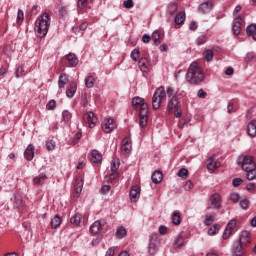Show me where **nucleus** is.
I'll list each match as a JSON object with an SVG mask.
<instances>
[{"label": "nucleus", "instance_id": "nucleus-1", "mask_svg": "<svg viewBox=\"0 0 256 256\" xmlns=\"http://www.w3.org/2000/svg\"><path fill=\"white\" fill-rule=\"evenodd\" d=\"M49 27H51V15H49L47 12H44L35 21L34 31L37 37H40V39L47 37V33H49Z\"/></svg>", "mask_w": 256, "mask_h": 256}, {"label": "nucleus", "instance_id": "nucleus-2", "mask_svg": "<svg viewBox=\"0 0 256 256\" xmlns=\"http://www.w3.org/2000/svg\"><path fill=\"white\" fill-rule=\"evenodd\" d=\"M186 80L191 85H199V83H203L205 81V73L203 69L199 67L197 62H192L188 68L186 73Z\"/></svg>", "mask_w": 256, "mask_h": 256}, {"label": "nucleus", "instance_id": "nucleus-3", "mask_svg": "<svg viewBox=\"0 0 256 256\" xmlns=\"http://www.w3.org/2000/svg\"><path fill=\"white\" fill-rule=\"evenodd\" d=\"M166 110L168 111L169 115H175L177 119L183 115V110L181 109V102L177 96H173L167 104Z\"/></svg>", "mask_w": 256, "mask_h": 256}, {"label": "nucleus", "instance_id": "nucleus-4", "mask_svg": "<svg viewBox=\"0 0 256 256\" xmlns=\"http://www.w3.org/2000/svg\"><path fill=\"white\" fill-rule=\"evenodd\" d=\"M165 87L160 86L158 87L152 97V107L153 109L157 110L161 107V103H163V99H165Z\"/></svg>", "mask_w": 256, "mask_h": 256}, {"label": "nucleus", "instance_id": "nucleus-5", "mask_svg": "<svg viewBox=\"0 0 256 256\" xmlns=\"http://www.w3.org/2000/svg\"><path fill=\"white\" fill-rule=\"evenodd\" d=\"M237 164L241 165L243 171H249V169L256 167L252 156H239Z\"/></svg>", "mask_w": 256, "mask_h": 256}, {"label": "nucleus", "instance_id": "nucleus-6", "mask_svg": "<svg viewBox=\"0 0 256 256\" xmlns=\"http://www.w3.org/2000/svg\"><path fill=\"white\" fill-rule=\"evenodd\" d=\"M159 236L157 234H151L149 238V244H148V253L149 255H155L157 251H159Z\"/></svg>", "mask_w": 256, "mask_h": 256}, {"label": "nucleus", "instance_id": "nucleus-7", "mask_svg": "<svg viewBox=\"0 0 256 256\" xmlns=\"http://www.w3.org/2000/svg\"><path fill=\"white\" fill-rule=\"evenodd\" d=\"M214 5L213 0H207L198 6V11L199 13H202V15H207V13L213 11Z\"/></svg>", "mask_w": 256, "mask_h": 256}, {"label": "nucleus", "instance_id": "nucleus-8", "mask_svg": "<svg viewBox=\"0 0 256 256\" xmlns=\"http://www.w3.org/2000/svg\"><path fill=\"white\" fill-rule=\"evenodd\" d=\"M83 121H85L90 129H93L97 125V117L92 111H88L83 115Z\"/></svg>", "mask_w": 256, "mask_h": 256}, {"label": "nucleus", "instance_id": "nucleus-9", "mask_svg": "<svg viewBox=\"0 0 256 256\" xmlns=\"http://www.w3.org/2000/svg\"><path fill=\"white\" fill-rule=\"evenodd\" d=\"M238 243L244 247H249V245H251V232L247 230L242 231L239 235Z\"/></svg>", "mask_w": 256, "mask_h": 256}, {"label": "nucleus", "instance_id": "nucleus-10", "mask_svg": "<svg viewBox=\"0 0 256 256\" xmlns=\"http://www.w3.org/2000/svg\"><path fill=\"white\" fill-rule=\"evenodd\" d=\"M115 127H117V125L111 118H107L102 122V130L106 133H111Z\"/></svg>", "mask_w": 256, "mask_h": 256}, {"label": "nucleus", "instance_id": "nucleus-11", "mask_svg": "<svg viewBox=\"0 0 256 256\" xmlns=\"http://www.w3.org/2000/svg\"><path fill=\"white\" fill-rule=\"evenodd\" d=\"M210 203L213 206V209H221L223 207V200L221 195L215 193L210 197Z\"/></svg>", "mask_w": 256, "mask_h": 256}, {"label": "nucleus", "instance_id": "nucleus-12", "mask_svg": "<svg viewBox=\"0 0 256 256\" xmlns=\"http://www.w3.org/2000/svg\"><path fill=\"white\" fill-rule=\"evenodd\" d=\"M138 66L143 73H149L151 71V61L148 58H141Z\"/></svg>", "mask_w": 256, "mask_h": 256}, {"label": "nucleus", "instance_id": "nucleus-13", "mask_svg": "<svg viewBox=\"0 0 256 256\" xmlns=\"http://www.w3.org/2000/svg\"><path fill=\"white\" fill-rule=\"evenodd\" d=\"M106 222L101 220H96L91 226L90 231L91 233H95L96 235L98 233H101L103 231V228L105 227Z\"/></svg>", "mask_w": 256, "mask_h": 256}, {"label": "nucleus", "instance_id": "nucleus-14", "mask_svg": "<svg viewBox=\"0 0 256 256\" xmlns=\"http://www.w3.org/2000/svg\"><path fill=\"white\" fill-rule=\"evenodd\" d=\"M241 27H243V19L237 17L232 22V31L234 35H239L241 33Z\"/></svg>", "mask_w": 256, "mask_h": 256}, {"label": "nucleus", "instance_id": "nucleus-15", "mask_svg": "<svg viewBox=\"0 0 256 256\" xmlns=\"http://www.w3.org/2000/svg\"><path fill=\"white\" fill-rule=\"evenodd\" d=\"M141 196V188L139 186H133L130 190V201L135 203Z\"/></svg>", "mask_w": 256, "mask_h": 256}, {"label": "nucleus", "instance_id": "nucleus-16", "mask_svg": "<svg viewBox=\"0 0 256 256\" xmlns=\"http://www.w3.org/2000/svg\"><path fill=\"white\" fill-rule=\"evenodd\" d=\"M245 247L243 244L238 242L237 244H234L232 247V255L233 256H242L245 253Z\"/></svg>", "mask_w": 256, "mask_h": 256}, {"label": "nucleus", "instance_id": "nucleus-17", "mask_svg": "<svg viewBox=\"0 0 256 256\" xmlns=\"http://www.w3.org/2000/svg\"><path fill=\"white\" fill-rule=\"evenodd\" d=\"M24 157L27 161H33V157H35V146L29 144L24 152Z\"/></svg>", "mask_w": 256, "mask_h": 256}, {"label": "nucleus", "instance_id": "nucleus-18", "mask_svg": "<svg viewBox=\"0 0 256 256\" xmlns=\"http://www.w3.org/2000/svg\"><path fill=\"white\" fill-rule=\"evenodd\" d=\"M131 142H129V139L125 138L122 141V146H121V151L124 155H129V153H131Z\"/></svg>", "mask_w": 256, "mask_h": 256}, {"label": "nucleus", "instance_id": "nucleus-19", "mask_svg": "<svg viewBox=\"0 0 256 256\" xmlns=\"http://www.w3.org/2000/svg\"><path fill=\"white\" fill-rule=\"evenodd\" d=\"M67 83H69V76H67V74L65 73H62L58 79V87L60 91H62V89H65V85Z\"/></svg>", "mask_w": 256, "mask_h": 256}, {"label": "nucleus", "instance_id": "nucleus-20", "mask_svg": "<svg viewBox=\"0 0 256 256\" xmlns=\"http://www.w3.org/2000/svg\"><path fill=\"white\" fill-rule=\"evenodd\" d=\"M90 161L91 163H101L103 161V155L97 150H92Z\"/></svg>", "mask_w": 256, "mask_h": 256}, {"label": "nucleus", "instance_id": "nucleus-21", "mask_svg": "<svg viewBox=\"0 0 256 256\" xmlns=\"http://www.w3.org/2000/svg\"><path fill=\"white\" fill-rule=\"evenodd\" d=\"M66 59L70 65V67H77V65H79V58H77V55H75L73 53H69L66 56Z\"/></svg>", "mask_w": 256, "mask_h": 256}, {"label": "nucleus", "instance_id": "nucleus-22", "mask_svg": "<svg viewBox=\"0 0 256 256\" xmlns=\"http://www.w3.org/2000/svg\"><path fill=\"white\" fill-rule=\"evenodd\" d=\"M45 181H47V174L45 173H41L33 178L34 185H44Z\"/></svg>", "mask_w": 256, "mask_h": 256}, {"label": "nucleus", "instance_id": "nucleus-23", "mask_svg": "<svg viewBox=\"0 0 256 256\" xmlns=\"http://www.w3.org/2000/svg\"><path fill=\"white\" fill-rule=\"evenodd\" d=\"M247 133L250 137H256V120L250 121L247 126Z\"/></svg>", "mask_w": 256, "mask_h": 256}, {"label": "nucleus", "instance_id": "nucleus-24", "mask_svg": "<svg viewBox=\"0 0 256 256\" xmlns=\"http://www.w3.org/2000/svg\"><path fill=\"white\" fill-rule=\"evenodd\" d=\"M207 169L210 173H213L217 169V161H215V154L208 159Z\"/></svg>", "mask_w": 256, "mask_h": 256}, {"label": "nucleus", "instance_id": "nucleus-25", "mask_svg": "<svg viewBox=\"0 0 256 256\" xmlns=\"http://www.w3.org/2000/svg\"><path fill=\"white\" fill-rule=\"evenodd\" d=\"M62 221L63 220L61 219V216L56 214L50 222L52 229H59V227H61Z\"/></svg>", "mask_w": 256, "mask_h": 256}, {"label": "nucleus", "instance_id": "nucleus-26", "mask_svg": "<svg viewBox=\"0 0 256 256\" xmlns=\"http://www.w3.org/2000/svg\"><path fill=\"white\" fill-rule=\"evenodd\" d=\"M246 33L249 37H252L256 41V24H250L246 28Z\"/></svg>", "mask_w": 256, "mask_h": 256}, {"label": "nucleus", "instance_id": "nucleus-27", "mask_svg": "<svg viewBox=\"0 0 256 256\" xmlns=\"http://www.w3.org/2000/svg\"><path fill=\"white\" fill-rule=\"evenodd\" d=\"M151 180L157 185L163 181V173L161 171H154Z\"/></svg>", "mask_w": 256, "mask_h": 256}, {"label": "nucleus", "instance_id": "nucleus-28", "mask_svg": "<svg viewBox=\"0 0 256 256\" xmlns=\"http://www.w3.org/2000/svg\"><path fill=\"white\" fill-rule=\"evenodd\" d=\"M82 219H83V216H82L80 213H75V214L70 218V223H71V225L80 226Z\"/></svg>", "mask_w": 256, "mask_h": 256}, {"label": "nucleus", "instance_id": "nucleus-29", "mask_svg": "<svg viewBox=\"0 0 256 256\" xmlns=\"http://www.w3.org/2000/svg\"><path fill=\"white\" fill-rule=\"evenodd\" d=\"M245 172H246V179H248V181H255V179H256V166L246 170Z\"/></svg>", "mask_w": 256, "mask_h": 256}, {"label": "nucleus", "instance_id": "nucleus-30", "mask_svg": "<svg viewBox=\"0 0 256 256\" xmlns=\"http://www.w3.org/2000/svg\"><path fill=\"white\" fill-rule=\"evenodd\" d=\"M186 15L185 12L178 13L174 18L175 25H183L185 23Z\"/></svg>", "mask_w": 256, "mask_h": 256}, {"label": "nucleus", "instance_id": "nucleus-31", "mask_svg": "<svg viewBox=\"0 0 256 256\" xmlns=\"http://www.w3.org/2000/svg\"><path fill=\"white\" fill-rule=\"evenodd\" d=\"M75 93H77V85L71 84L70 88L66 90V96L71 99L75 97Z\"/></svg>", "mask_w": 256, "mask_h": 256}, {"label": "nucleus", "instance_id": "nucleus-32", "mask_svg": "<svg viewBox=\"0 0 256 256\" xmlns=\"http://www.w3.org/2000/svg\"><path fill=\"white\" fill-rule=\"evenodd\" d=\"M116 237L118 239H123L124 237H127V229L123 226H120L116 230Z\"/></svg>", "mask_w": 256, "mask_h": 256}, {"label": "nucleus", "instance_id": "nucleus-33", "mask_svg": "<svg viewBox=\"0 0 256 256\" xmlns=\"http://www.w3.org/2000/svg\"><path fill=\"white\" fill-rule=\"evenodd\" d=\"M24 202H23V197H21V195L17 194L14 197V207L16 209H21V207H23Z\"/></svg>", "mask_w": 256, "mask_h": 256}, {"label": "nucleus", "instance_id": "nucleus-34", "mask_svg": "<svg viewBox=\"0 0 256 256\" xmlns=\"http://www.w3.org/2000/svg\"><path fill=\"white\" fill-rule=\"evenodd\" d=\"M145 101V99L139 97V96H136L132 99V106L134 109H139L141 104H143Z\"/></svg>", "mask_w": 256, "mask_h": 256}, {"label": "nucleus", "instance_id": "nucleus-35", "mask_svg": "<svg viewBox=\"0 0 256 256\" xmlns=\"http://www.w3.org/2000/svg\"><path fill=\"white\" fill-rule=\"evenodd\" d=\"M172 223L173 225H181V213L179 211H175L172 214Z\"/></svg>", "mask_w": 256, "mask_h": 256}, {"label": "nucleus", "instance_id": "nucleus-36", "mask_svg": "<svg viewBox=\"0 0 256 256\" xmlns=\"http://www.w3.org/2000/svg\"><path fill=\"white\" fill-rule=\"evenodd\" d=\"M185 245V239L181 236H177L174 241V247L175 249H181Z\"/></svg>", "mask_w": 256, "mask_h": 256}, {"label": "nucleus", "instance_id": "nucleus-37", "mask_svg": "<svg viewBox=\"0 0 256 256\" xmlns=\"http://www.w3.org/2000/svg\"><path fill=\"white\" fill-rule=\"evenodd\" d=\"M85 85L87 87V89H92V87H94L95 85V77L89 75L85 78Z\"/></svg>", "mask_w": 256, "mask_h": 256}, {"label": "nucleus", "instance_id": "nucleus-38", "mask_svg": "<svg viewBox=\"0 0 256 256\" xmlns=\"http://www.w3.org/2000/svg\"><path fill=\"white\" fill-rule=\"evenodd\" d=\"M221 229V225L214 224L208 229V235H217L219 233V230Z\"/></svg>", "mask_w": 256, "mask_h": 256}, {"label": "nucleus", "instance_id": "nucleus-39", "mask_svg": "<svg viewBox=\"0 0 256 256\" xmlns=\"http://www.w3.org/2000/svg\"><path fill=\"white\" fill-rule=\"evenodd\" d=\"M151 39L154 41V45L161 44V33L159 31H154L152 33Z\"/></svg>", "mask_w": 256, "mask_h": 256}, {"label": "nucleus", "instance_id": "nucleus-40", "mask_svg": "<svg viewBox=\"0 0 256 256\" xmlns=\"http://www.w3.org/2000/svg\"><path fill=\"white\" fill-rule=\"evenodd\" d=\"M148 121H149V116H148V114H140L139 126H140L141 128L147 127Z\"/></svg>", "mask_w": 256, "mask_h": 256}, {"label": "nucleus", "instance_id": "nucleus-41", "mask_svg": "<svg viewBox=\"0 0 256 256\" xmlns=\"http://www.w3.org/2000/svg\"><path fill=\"white\" fill-rule=\"evenodd\" d=\"M120 165L121 162L119 161V159H113L110 166L112 173H117Z\"/></svg>", "mask_w": 256, "mask_h": 256}, {"label": "nucleus", "instance_id": "nucleus-42", "mask_svg": "<svg viewBox=\"0 0 256 256\" xmlns=\"http://www.w3.org/2000/svg\"><path fill=\"white\" fill-rule=\"evenodd\" d=\"M235 227H237V220L235 219H231L226 225V229L232 231L233 233H235Z\"/></svg>", "mask_w": 256, "mask_h": 256}, {"label": "nucleus", "instance_id": "nucleus-43", "mask_svg": "<svg viewBox=\"0 0 256 256\" xmlns=\"http://www.w3.org/2000/svg\"><path fill=\"white\" fill-rule=\"evenodd\" d=\"M24 19H25V13L23 12V10L18 9L17 18H16L17 25H21Z\"/></svg>", "mask_w": 256, "mask_h": 256}, {"label": "nucleus", "instance_id": "nucleus-44", "mask_svg": "<svg viewBox=\"0 0 256 256\" xmlns=\"http://www.w3.org/2000/svg\"><path fill=\"white\" fill-rule=\"evenodd\" d=\"M138 109H140V115H149V106L147 105V103L144 102L140 104Z\"/></svg>", "mask_w": 256, "mask_h": 256}, {"label": "nucleus", "instance_id": "nucleus-45", "mask_svg": "<svg viewBox=\"0 0 256 256\" xmlns=\"http://www.w3.org/2000/svg\"><path fill=\"white\" fill-rule=\"evenodd\" d=\"M177 9H178L177 3H170L168 5L169 15H175L177 13Z\"/></svg>", "mask_w": 256, "mask_h": 256}, {"label": "nucleus", "instance_id": "nucleus-46", "mask_svg": "<svg viewBox=\"0 0 256 256\" xmlns=\"http://www.w3.org/2000/svg\"><path fill=\"white\" fill-rule=\"evenodd\" d=\"M71 112H69V110H64L62 112V119L64 121V123H69V121H71Z\"/></svg>", "mask_w": 256, "mask_h": 256}, {"label": "nucleus", "instance_id": "nucleus-47", "mask_svg": "<svg viewBox=\"0 0 256 256\" xmlns=\"http://www.w3.org/2000/svg\"><path fill=\"white\" fill-rule=\"evenodd\" d=\"M208 39H209V38L207 37V35L202 34V35H200V36L197 37V39H196V44H197V45H204V43H207V40H208Z\"/></svg>", "mask_w": 256, "mask_h": 256}, {"label": "nucleus", "instance_id": "nucleus-48", "mask_svg": "<svg viewBox=\"0 0 256 256\" xmlns=\"http://www.w3.org/2000/svg\"><path fill=\"white\" fill-rule=\"evenodd\" d=\"M130 57L133 61H138L139 57H141V52L139 51V49H133Z\"/></svg>", "mask_w": 256, "mask_h": 256}, {"label": "nucleus", "instance_id": "nucleus-49", "mask_svg": "<svg viewBox=\"0 0 256 256\" xmlns=\"http://www.w3.org/2000/svg\"><path fill=\"white\" fill-rule=\"evenodd\" d=\"M178 177H181L182 179H187V177H189V170L185 169V168H181L178 173H177Z\"/></svg>", "mask_w": 256, "mask_h": 256}, {"label": "nucleus", "instance_id": "nucleus-50", "mask_svg": "<svg viewBox=\"0 0 256 256\" xmlns=\"http://www.w3.org/2000/svg\"><path fill=\"white\" fill-rule=\"evenodd\" d=\"M214 221H215V218L213 217V215H206L204 220V225H206V227H209Z\"/></svg>", "mask_w": 256, "mask_h": 256}, {"label": "nucleus", "instance_id": "nucleus-51", "mask_svg": "<svg viewBox=\"0 0 256 256\" xmlns=\"http://www.w3.org/2000/svg\"><path fill=\"white\" fill-rule=\"evenodd\" d=\"M57 107V102L55 100H50L47 105H46V109L48 111H54V109Z\"/></svg>", "mask_w": 256, "mask_h": 256}, {"label": "nucleus", "instance_id": "nucleus-52", "mask_svg": "<svg viewBox=\"0 0 256 256\" xmlns=\"http://www.w3.org/2000/svg\"><path fill=\"white\" fill-rule=\"evenodd\" d=\"M204 59H206V61H213V50H206L204 51Z\"/></svg>", "mask_w": 256, "mask_h": 256}, {"label": "nucleus", "instance_id": "nucleus-53", "mask_svg": "<svg viewBox=\"0 0 256 256\" xmlns=\"http://www.w3.org/2000/svg\"><path fill=\"white\" fill-rule=\"evenodd\" d=\"M246 190L249 191V193H255L256 191V183L250 182L246 185Z\"/></svg>", "mask_w": 256, "mask_h": 256}, {"label": "nucleus", "instance_id": "nucleus-54", "mask_svg": "<svg viewBox=\"0 0 256 256\" xmlns=\"http://www.w3.org/2000/svg\"><path fill=\"white\" fill-rule=\"evenodd\" d=\"M244 59H245L246 63H251V61H253V59H255V52H248Z\"/></svg>", "mask_w": 256, "mask_h": 256}, {"label": "nucleus", "instance_id": "nucleus-55", "mask_svg": "<svg viewBox=\"0 0 256 256\" xmlns=\"http://www.w3.org/2000/svg\"><path fill=\"white\" fill-rule=\"evenodd\" d=\"M55 141H53V140H48L47 142H46V149L48 150V151H53L54 149H55Z\"/></svg>", "mask_w": 256, "mask_h": 256}, {"label": "nucleus", "instance_id": "nucleus-56", "mask_svg": "<svg viewBox=\"0 0 256 256\" xmlns=\"http://www.w3.org/2000/svg\"><path fill=\"white\" fill-rule=\"evenodd\" d=\"M81 191H83V180L77 182V185L75 186V192L77 195H80Z\"/></svg>", "mask_w": 256, "mask_h": 256}, {"label": "nucleus", "instance_id": "nucleus-57", "mask_svg": "<svg viewBox=\"0 0 256 256\" xmlns=\"http://www.w3.org/2000/svg\"><path fill=\"white\" fill-rule=\"evenodd\" d=\"M234 233H235V232H233L232 230H229V229L225 228L222 237H223L224 240H227V239H229V237H231V235H233Z\"/></svg>", "mask_w": 256, "mask_h": 256}, {"label": "nucleus", "instance_id": "nucleus-58", "mask_svg": "<svg viewBox=\"0 0 256 256\" xmlns=\"http://www.w3.org/2000/svg\"><path fill=\"white\" fill-rule=\"evenodd\" d=\"M239 199H240L239 193L234 192L230 194V200H232L233 203H239Z\"/></svg>", "mask_w": 256, "mask_h": 256}, {"label": "nucleus", "instance_id": "nucleus-59", "mask_svg": "<svg viewBox=\"0 0 256 256\" xmlns=\"http://www.w3.org/2000/svg\"><path fill=\"white\" fill-rule=\"evenodd\" d=\"M91 0H78V7L79 9H83L84 7H87Z\"/></svg>", "mask_w": 256, "mask_h": 256}, {"label": "nucleus", "instance_id": "nucleus-60", "mask_svg": "<svg viewBox=\"0 0 256 256\" xmlns=\"http://www.w3.org/2000/svg\"><path fill=\"white\" fill-rule=\"evenodd\" d=\"M242 184H243V179L241 178H234L232 180L233 187H239V185H242Z\"/></svg>", "mask_w": 256, "mask_h": 256}, {"label": "nucleus", "instance_id": "nucleus-61", "mask_svg": "<svg viewBox=\"0 0 256 256\" xmlns=\"http://www.w3.org/2000/svg\"><path fill=\"white\" fill-rule=\"evenodd\" d=\"M123 5L126 9H133V0H125Z\"/></svg>", "mask_w": 256, "mask_h": 256}, {"label": "nucleus", "instance_id": "nucleus-62", "mask_svg": "<svg viewBox=\"0 0 256 256\" xmlns=\"http://www.w3.org/2000/svg\"><path fill=\"white\" fill-rule=\"evenodd\" d=\"M241 209H248L249 208V200L244 199L240 202Z\"/></svg>", "mask_w": 256, "mask_h": 256}, {"label": "nucleus", "instance_id": "nucleus-63", "mask_svg": "<svg viewBox=\"0 0 256 256\" xmlns=\"http://www.w3.org/2000/svg\"><path fill=\"white\" fill-rule=\"evenodd\" d=\"M109 191H111V186H109V185L102 186L101 193L103 195H107V193H109Z\"/></svg>", "mask_w": 256, "mask_h": 256}, {"label": "nucleus", "instance_id": "nucleus-64", "mask_svg": "<svg viewBox=\"0 0 256 256\" xmlns=\"http://www.w3.org/2000/svg\"><path fill=\"white\" fill-rule=\"evenodd\" d=\"M198 27H199V25H197V22H195V21L190 22V25H189L190 31H197Z\"/></svg>", "mask_w": 256, "mask_h": 256}]
</instances>
